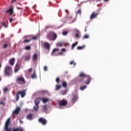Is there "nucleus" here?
Masks as SVG:
<instances>
[{"label":"nucleus","mask_w":131,"mask_h":131,"mask_svg":"<svg viewBox=\"0 0 131 131\" xmlns=\"http://www.w3.org/2000/svg\"><path fill=\"white\" fill-rule=\"evenodd\" d=\"M68 34V31H63L62 32V35H67Z\"/></svg>","instance_id":"35"},{"label":"nucleus","mask_w":131,"mask_h":131,"mask_svg":"<svg viewBox=\"0 0 131 131\" xmlns=\"http://www.w3.org/2000/svg\"><path fill=\"white\" fill-rule=\"evenodd\" d=\"M21 108L19 106H17L16 109L13 112V115H18L20 112Z\"/></svg>","instance_id":"10"},{"label":"nucleus","mask_w":131,"mask_h":131,"mask_svg":"<svg viewBox=\"0 0 131 131\" xmlns=\"http://www.w3.org/2000/svg\"><path fill=\"white\" fill-rule=\"evenodd\" d=\"M66 12L67 14H68V13H69V11H68V10H66Z\"/></svg>","instance_id":"49"},{"label":"nucleus","mask_w":131,"mask_h":131,"mask_svg":"<svg viewBox=\"0 0 131 131\" xmlns=\"http://www.w3.org/2000/svg\"><path fill=\"white\" fill-rule=\"evenodd\" d=\"M31 78H32L33 79H34V78H37L35 71H34L33 74L31 76Z\"/></svg>","instance_id":"18"},{"label":"nucleus","mask_w":131,"mask_h":131,"mask_svg":"<svg viewBox=\"0 0 131 131\" xmlns=\"http://www.w3.org/2000/svg\"><path fill=\"white\" fill-rule=\"evenodd\" d=\"M44 48L46 49V50H50L51 49V45L48 42H44Z\"/></svg>","instance_id":"14"},{"label":"nucleus","mask_w":131,"mask_h":131,"mask_svg":"<svg viewBox=\"0 0 131 131\" xmlns=\"http://www.w3.org/2000/svg\"><path fill=\"white\" fill-rule=\"evenodd\" d=\"M31 71H32V68L29 69V72H31Z\"/></svg>","instance_id":"47"},{"label":"nucleus","mask_w":131,"mask_h":131,"mask_svg":"<svg viewBox=\"0 0 131 131\" xmlns=\"http://www.w3.org/2000/svg\"><path fill=\"white\" fill-rule=\"evenodd\" d=\"M61 89V85H56L55 87V91H59Z\"/></svg>","instance_id":"25"},{"label":"nucleus","mask_w":131,"mask_h":131,"mask_svg":"<svg viewBox=\"0 0 131 131\" xmlns=\"http://www.w3.org/2000/svg\"><path fill=\"white\" fill-rule=\"evenodd\" d=\"M2 25L5 27V28H8V25H6V23H3Z\"/></svg>","instance_id":"32"},{"label":"nucleus","mask_w":131,"mask_h":131,"mask_svg":"<svg viewBox=\"0 0 131 131\" xmlns=\"http://www.w3.org/2000/svg\"><path fill=\"white\" fill-rule=\"evenodd\" d=\"M31 58V55L30 54H27L25 57V61H29Z\"/></svg>","instance_id":"16"},{"label":"nucleus","mask_w":131,"mask_h":131,"mask_svg":"<svg viewBox=\"0 0 131 131\" xmlns=\"http://www.w3.org/2000/svg\"><path fill=\"white\" fill-rule=\"evenodd\" d=\"M77 100H78V96H77V94L74 95L72 99V103H75Z\"/></svg>","instance_id":"12"},{"label":"nucleus","mask_w":131,"mask_h":131,"mask_svg":"<svg viewBox=\"0 0 131 131\" xmlns=\"http://www.w3.org/2000/svg\"><path fill=\"white\" fill-rule=\"evenodd\" d=\"M0 105H5V102L2 101V102H0Z\"/></svg>","instance_id":"45"},{"label":"nucleus","mask_w":131,"mask_h":131,"mask_svg":"<svg viewBox=\"0 0 131 131\" xmlns=\"http://www.w3.org/2000/svg\"><path fill=\"white\" fill-rule=\"evenodd\" d=\"M6 14H9L10 16H13L14 15V7H11L9 9L5 11Z\"/></svg>","instance_id":"9"},{"label":"nucleus","mask_w":131,"mask_h":131,"mask_svg":"<svg viewBox=\"0 0 131 131\" xmlns=\"http://www.w3.org/2000/svg\"><path fill=\"white\" fill-rule=\"evenodd\" d=\"M0 95H1V91H0Z\"/></svg>","instance_id":"55"},{"label":"nucleus","mask_w":131,"mask_h":131,"mask_svg":"<svg viewBox=\"0 0 131 131\" xmlns=\"http://www.w3.org/2000/svg\"><path fill=\"white\" fill-rule=\"evenodd\" d=\"M39 122L40 123H41L43 125H46L47 124V122H48V121L46 120V119H44L43 118H40L38 120Z\"/></svg>","instance_id":"11"},{"label":"nucleus","mask_w":131,"mask_h":131,"mask_svg":"<svg viewBox=\"0 0 131 131\" xmlns=\"http://www.w3.org/2000/svg\"><path fill=\"white\" fill-rule=\"evenodd\" d=\"M60 94L62 96L67 95V90L61 91H60Z\"/></svg>","instance_id":"20"},{"label":"nucleus","mask_w":131,"mask_h":131,"mask_svg":"<svg viewBox=\"0 0 131 131\" xmlns=\"http://www.w3.org/2000/svg\"><path fill=\"white\" fill-rule=\"evenodd\" d=\"M109 0H104V2H108Z\"/></svg>","instance_id":"53"},{"label":"nucleus","mask_w":131,"mask_h":131,"mask_svg":"<svg viewBox=\"0 0 131 131\" xmlns=\"http://www.w3.org/2000/svg\"><path fill=\"white\" fill-rule=\"evenodd\" d=\"M16 82L17 84H25L26 83V81H25V79L24 77H18L16 79Z\"/></svg>","instance_id":"5"},{"label":"nucleus","mask_w":131,"mask_h":131,"mask_svg":"<svg viewBox=\"0 0 131 131\" xmlns=\"http://www.w3.org/2000/svg\"><path fill=\"white\" fill-rule=\"evenodd\" d=\"M57 34L54 32H50L47 35V38L49 39V40H51L54 41V40H56L57 39Z\"/></svg>","instance_id":"2"},{"label":"nucleus","mask_w":131,"mask_h":131,"mask_svg":"<svg viewBox=\"0 0 131 131\" xmlns=\"http://www.w3.org/2000/svg\"><path fill=\"white\" fill-rule=\"evenodd\" d=\"M59 51L58 49L55 48L54 49H53V51H52V54H54V53H56V52Z\"/></svg>","instance_id":"33"},{"label":"nucleus","mask_w":131,"mask_h":131,"mask_svg":"<svg viewBox=\"0 0 131 131\" xmlns=\"http://www.w3.org/2000/svg\"><path fill=\"white\" fill-rule=\"evenodd\" d=\"M75 36L76 37H79V34H78V33H76V35H75Z\"/></svg>","instance_id":"44"},{"label":"nucleus","mask_w":131,"mask_h":131,"mask_svg":"<svg viewBox=\"0 0 131 131\" xmlns=\"http://www.w3.org/2000/svg\"><path fill=\"white\" fill-rule=\"evenodd\" d=\"M33 60H35V61H36V60H37V54L35 53L33 55Z\"/></svg>","instance_id":"22"},{"label":"nucleus","mask_w":131,"mask_h":131,"mask_svg":"<svg viewBox=\"0 0 131 131\" xmlns=\"http://www.w3.org/2000/svg\"><path fill=\"white\" fill-rule=\"evenodd\" d=\"M32 116H33V115H32V114H29L27 116V119H28L29 120H32Z\"/></svg>","instance_id":"19"},{"label":"nucleus","mask_w":131,"mask_h":131,"mask_svg":"<svg viewBox=\"0 0 131 131\" xmlns=\"http://www.w3.org/2000/svg\"><path fill=\"white\" fill-rule=\"evenodd\" d=\"M26 90H24L21 91H18L16 93V101H19V96H21V98H24L25 96H26Z\"/></svg>","instance_id":"3"},{"label":"nucleus","mask_w":131,"mask_h":131,"mask_svg":"<svg viewBox=\"0 0 131 131\" xmlns=\"http://www.w3.org/2000/svg\"><path fill=\"white\" fill-rule=\"evenodd\" d=\"M85 78H86V80L84 82L85 84H90L91 80H92V78L91 76L85 75L83 72L80 73L79 77L78 78V81L80 83L83 82Z\"/></svg>","instance_id":"1"},{"label":"nucleus","mask_w":131,"mask_h":131,"mask_svg":"<svg viewBox=\"0 0 131 131\" xmlns=\"http://www.w3.org/2000/svg\"><path fill=\"white\" fill-rule=\"evenodd\" d=\"M58 105L60 106V107H63L67 106V104H68V101L66 99H62L59 100L58 102Z\"/></svg>","instance_id":"7"},{"label":"nucleus","mask_w":131,"mask_h":131,"mask_svg":"<svg viewBox=\"0 0 131 131\" xmlns=\"http://www.w3.org/2000/svg\"><path fill=\"white\" fill-rule=\"evenodd\" d=\"M15 61H16V59H15V58H12L9 60V63L11 66H14Z\"/></svg>","instance_id":"13"},{"label":"nucleus","mask_w":131,"mask_h":131,"mask_svg":"<svg viewBox=\"0 0 131 131\" xmlns=\"http://www.w3.org/2000/svg\"><path fill=\"white\" fill-rule=\"evenodd\" d=\"M38 36H35L34 37H32V40H37L38 39Z\"/></svg>","instance_id":"27"},{"label":"nucleus","mask_w":131,"mask_h":131,"mask_svg":"<svg viewBox=\"0 0 131 131\" xmlns=\"http://www.w3.org/2000/svg\"><path fill=\"white\" fill-rule=\"evenodd\" d=\"M61 52H66V49L65 48H62L61 50Z\"/></svg>","instance_id":"42"},{"label":"nucleus","mask_w":131,"mask_h":131,"mask_svg":"<svg viewBox=\"0 0 131 131\" xmlns=\"http://www.w3.org/2000/svg\"><path fill=\"white\" fill-rule=\"evenodd\" d=\"M20 69V68L19 67V65L18 63H16L15 65V67L14 68V72L15 73H17L19 71V70Z\"/></svg>","instance_id":"15"},{"label":"nucleus","mask_w":131,"mask_h":131,"mask_svg":"<svg viewBox=\"0 0 131 131\" xmlns=\"http://www.w3.org/2000/svg\"><path fill=\"white\" fill-rule=\"evenodd\" d=\"M16 0H12L11 1V4H13V3H15V2H16Z\"/></svg>","instance_id":"46"},{"label":"nucleus","mask_w":131,"mask_h":131,"mask_svg":"<svg viewBox=\"0 0 131 131\" xmlns=\"http://www.w3.org/2000/svg\"><path fill=\"white\" fill-rule=\"evenodd\" d=\"M99 14H100V11L99 10L93 12L90 16V19L93 20V19H95L96 18H97Z\"/></svg>","instance_id":"6"},{"label":"nucleus","mask_w":131,"mask_h":131,"mask_svg":"<svg viewBox=\"0 0 131 131\" xmlns=\"http://www.w3.org/2000/svg\"><path fill=\"white\" fill-rule=\"evenodd\" d=\"M13 18H10V19H9V22H10V23H12V22H13Z\"/></svg>","instance_id":"43"},{"label":"nucleus","mask_w":131,"mask_h":131,"mask_svg":"<svg viewBox=\"0 0 131 131\" xmlns=\"http://www.w3.org/2000/svg\"><path fill=\"white\" fill-rule=\"evenodd\" d=\"M85 32H86V27H85Z\"/></svg>","instance_id":"50"},{"label":"nucleus","mask_w":131,"mask_h":131,"mask_svg":"<svg viewBox=\"0 0 131 131\" xmlns=\"http://www.w3.org/2000/svg\"><path fill=\"white\" fill-rule=\"evenodd\" d=\"M85 48V46L83 45L82 46H78L77 49V50H83Z\"/></svg>","instance_id":"21"},{"label":"nucleus","mask_w":131,"mask_h":131,"mask_svg":"<svg viewBox=\"0 0 131 131\" xmlns=\"http://www.w3.org/2000/svg\"><path fill=\"white\" fill-rule=\"evenodd\" d=\"M70 65H73L74 64V66H75L76 65V63L74 62V61H72L70 62Z\"/></svg>","instance_id":"34"},{"label":"nucleus","mask_w":131,"mask_h":131,"mask_svg":"<svg viewBox=\"0 0 131 131\" xmlns=\"http://www.w3.org/2000/svg\"><path fill=\"white\" fill-rule=\"evenodd\" d=\"M62 86L65 88H67V83L65 81L63 82H62Z\"/></svg>","instance_id":"29"},{"label":"nucleus","mask_w":131,"mask_h":131,"mask_svg":"<svg viewBox=\"0 0 131 131\" xmlns=\"http://www.w3.org/2000/svg\"><path fill=\"white\" fill-rule=\"evenodd\" d=\"M11 71H12V68L10 66H6L4 70V74L6 76H10L11 75Z\"/></svg>","instance_id":"4"},{"label":"nucleus","mask_w":131,"mask_h":131,"mask_svg":"<svg viewBox=\"0 0 131 131\" xmlns=\"http://www.w3.org/2000/svg\"><path fill=\"white\" fill-rule=\"evenodd\" d=\"M19 122H20V123H23V122H22L21 120L19 121Z\"/></svg>","instance_id":"52"},{"label":"nucleus","mask_w":131,"mask_h":131,"mask_svg":"<svg viewBox=\"0 0 131 131\" xmlns=\"http://www.w3.org/2000/svg\"><path fill=\"white\" fill-rule=\"evenodd\" d=\"M89 38H90V36L88 35L85 34L83 37L82 39H86Z\"/></svg>","instance_id":"28"},{"label":"nucleus","mask_w":131,"mask_h":131,"mask_svg":"<svg viewBox=\"0 0 131 131\" xmlns=\"http://www.w3.org/2000/svg\"><path fill=\"white\" fill-rule=\"evenodd\" d=\"M4 49H7L8 48V45L7 43H5L3 45Z\"/></svg>","instance_id":"38"},{"label":"nucleus","mask_w":131,"mask_h":131,"mask_svg":"<svg viewBox=\"0 0 131 131\" xmlns=\"http://www.w3.org/2000/svg\"><path fill=\"white\" fill-rule=\"evenodd\" d=\"M3 91H4V92H7V91H8V88H4V89H3Z\"/></svg>","instance_id":"41"},{"label":"nucleus","mask_w":131,"mask_h":131,"mask_svg":"<svg viewBox=\"0 0 131 131\" xmlns=\"http://www.w3.org/2000/svg\"><path fill=\"white\" fill-rule=\"evenodd\" d=\"M32 39H30L29 40L28 39H26L24 40V43H26V42H30V41H31Z\"/></svg>","instance_id":"31"},{"label":"nucleus","mask_w":131,"mask_h":131,"mask_svg":"<svg viewBox=\"0 0 131 131\" xmlns=\"http://www.w3.org/2000/svg\"><path fill=\"white\" fill-rule=\"evenodd\" d=\"M25 50H27V51H30L31 50V47L30 46H27L25 47Z\"/></svg>","instance_id":"26"},{"label":"nucleus","mask_w":131,"mask_h":131,"mask_svg":"<svg viewBox=\"0 0 131 131\" xmlns=\"http://www.w3.org/2000/svg\"><path fill=\"white\" fill-rule=\"evenodd\" d=\"M77 14H79L80 15L81 14V10L80 9L77 11Z\"/></svg>","instance_id":"39"},{"label":"nucleus","mask_w":131,"mask_h":131,"mask_svg":"<svg viewBox=\"0 0 131 131\" xmlns=\"http://www.w3.org/2000/svg\"><path fill=\"white\" fill-rule=\"evenodd\" d=\"M58 55H63V53L59 52V53H58Z\"/></svg>","instance_id":"48"},{"label":"nucleus","mask_w":131,"mask_h":131,"mask_svg":"<svg viewBox=\"0 0 131 131\" xmlns=\"http://www.w3.org/2000/svg\"><path fill=\"white\" fill-rule=\"evenodd\" d=\"M64 43L62 42H59L57 43V47H63L64 46Z\"/></svg>","instance_id":"24"},{"label":"nucleus","mask_w":131,"mask_h":131,"mask_svg":"<svg viewBox=\"0 0 131 131\" xmlns=\"http://www.w3.org/2000/svg\"><path fill=\"white\" fill-rule=\"evenodd\" d=\"M56 81L57 83H59L60 82V78L59 77L56 78Z\"/></svg>","instance_id":"36"},{"label":"nucleus","mask_w":131,"mask_h":131,"mask_svg":"<svg viewBox=\"0 0 131 131\" xmlns=\"http://www.w3.org/2000/svg\"><path fill=\"white\" fill-rule=\"evenodd\" d=\"M43 109L45 111L48 110V106H47V105L43 106Z\"/></svg>","instance_id":"37"},{"label":"nucleus","mask_w":131,"mask_h":131,"mask_svg":"<svg viewBox=\"0 0 131 131\" xmlns=\"http://www.w3.org/2000/svg\"><path fill=\"white\" fill-rule=\"evenodd\" d=\"M77 45H78V42L77 41L75 43H73L72 46V50H73V49H74V48H75V46H77Z\"/></svg>","instance_id":"23"},{"label":"nucleus","mask_w":131,"mask_h":131,"mask_svg":"<svg viewBox=\"0 0 131 131\" xmlns=\"http://www.w3.org/2000/svg\"><path fill=\"white\" fill-rule=\"evenodd\" d=\"M40 100H41L42 102L43 103H44L45 104H46V103H47V102H49V101H50V99L49 98H41Z\"/></svg>","instance_id":"17"},{"label":"nucleus","mask_w":131,"mask_h":131,"mask_svg":"<svg viewBox=\"0 0 131 131\" xmlns=\"http://www.w3.org/2000/svg\"><path fill=\"white\" fill-rule=\"evenodd\" d=\"M2 67V64L0 63V68Z\"/></svg>","instance_id":"54"},{"label":"nucleus","mask_w":131,"mask_h":131,"mask_svg":"<svg viewBox=\"0 0 131 131\" xmlns=\"http://www.w3.org/2000/svg\"><path fill=\"white\" fill-rule=\"evenodd\" d=\"M44 70H45V71H48V67L45 66L44 67Z\"/></svg>","instance_id":"40"},{"label":"nucleus","mask_w":131,"mask_h":131,"mask_svg":"<svg viewBox=\"0 0 131 131\" xmlns=\"http://www.w3.org/2000/svg\"><path fill=\"white\" fill-rule=\"evenodd\" d=\"M96 2H101V0H96Z\"/></svg>","instance_id":"51"},{"label":"nucleus","mask_w":131,"mask_h":131,"mask_svg":"<svg viewBox=\"0 0 131 131\" xmlns=\"http://www.w3.org/2000/svg\"><path fill=\"white\" fill-rule=\"evenodd\" d=\"M86 85L82 86L80 87L81 91H83L84 90H85L86 89Z\"/></svg>","instance_id":"30"},{"label":"nucleus","mask_w":131,"mask_h":131,"mask_svg":"<svg viewBox=\"0 0 131 131\" xmlns=\"http://www.w3.org/2000/svg\"><path fill=\"white\" fill-rule=\"evenodd\" d=\"M40 99H41V97H38L37 99H36L35 101V106H34V109L35 110V111H38V105H39V103H40Z\"/></svg>","instance_id":"8"}]
</instances>
